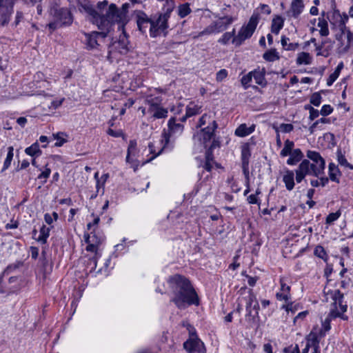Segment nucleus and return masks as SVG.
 I'll use <instances>...</instances> for the list:
<instances>
[{
  "label": "nucleus",
  "mask_w": 353,
  "mask_h": 353,
  "mask_svg": "<svg viewBox=\"0 0 353 353\" xmlns=\"http://www.w3.org/2000/svg\"><path fill=\"white\" fill-rule=\"evenodd\" d=\"M247 201L250 204H258L259 205L261 203V200L254 194H250L247 197Z\"/></svg>",
  "instance_id": "obj_62"
},
{
  "label": "nucleus",
  "mask_w": 353,
  "mask_h": 353,
  "mask_svg": "<svg viewBox=\"0 0 353 353\" xmlns=\"http://www.w3.org/2000/svg\"><path fill=\"white\" fill-rule=\"evenodd\" d=\"M294 172L296 174V181L298 183L302 182L305 177L308 175L307 172H305L299 165Z\"/></svg>",
  "instance_id": "obj_47"
},
{
  "label": "nucleus",
  "mask_w": 353,
  "mask_h": 353,
  "mask_svg": "<svg viewBox=\"0 0 353 353\" xmlns=\"http://www.w3.org/2000/svg\"><path fill=\"white\" fill-rule=\"evenodd\" d=\"M294 146V143L292 141H290L289 139H287L284 142V147L281 150L280 155L283 157L288 156L290 154L293 152V148Z\"/></svg>",
  "instance_id": "obj_38"
},
{
  "label": "nucleus",
  "mask_w": 353,
  "mask_h": 353,
  "mask_svg": "<svg viewBox=\"0 0 353 353\" xmlns=\"http://www.w3.org/2000/svg\"><path fill=\"white\" fill-rule=\"evenodd\" d=\"M252 79H254L255 83L262 87H265L267 85V81L265 79V70L263 68L260 70H254L252 71Z\"/></svg>",
  "instance_id": "obj_21"
},
{
  "label": "nucleus",
  "mask_w": 353,
  "mask_h": 353,
  "mask_svg": "<svg viewBox=\"0 0 353 353\" xmlns=\"http://www.w3.org/2000/svg\"><path fill=\"white\" fill-rule=\"evenodd\" d=\"M228 76V71L225 69H221L217 72L216 79L217 81H222Z\"/></svg>",
  "instance_id": "obj_61"
},
{
  "label": "nucleus",
  "mask_w": 353,
  "mask_h": 353,
  "mask_svg": "<svg viewBox=\"0 0 353 353\" xmlns=\"http://www.w3.org/2000/svg\"><path fill=\"white\" fill-rule=\"evenodd\" d=\"M201 106L190 102L185 108L186 117H192L201 112Z\"/></svg>",
  "instance_id": "obj_32"
},
{
  "label": "nucleus",
  "mask_w": 353,
  "mask_h": 353,
  "mask_svg": "<svg viewBox=\"0 0 353 353\" xmlns=\"http://www.w3.org/2000/svg\"><path fill=\"white\" fill-rule=\"evenodd\" d=\"M136 21L139 30L145 34L148 27H151L152 17L150 18L145 12H141L137 15Z\"/></svg>",
  "instance_id": "obj_14"
},
{
  "label": "nucleus",
  "mask_w": 353,
  "mask_h": 353,
  "mask_svg": "<svg viewBox=\"0 0 353 353\" xmlns=\"http://www.w3.org/2000/svg\"><path fill=\"white\" fill-rule=\"evenodd\" d=\"M152 112L153 113L152 117L154 119H165L168 117V109L164 108L161 106L159 107Z\"/></svg>",
  "instance_id": "obj_44"
},
{
  "label": "nucleus",
  "mask_w": 353,
  "mask_h": 353,
  "mask_svg": "<svg viewBox=\"0 0 353 353\" xmlns=\"http://www.w3.org/2000/svg\"><path fill=\"white\" fill-rule=\"evenodd\" d=\"M88 244L86 247V250L88 252H92L97 253V249H98V244L93 243L92 241H89V243H86Z\"/></svg>",
  "instance_id": "obj_64"
},
{
  "label": "nucleus",
  "mask_w": 353,
  "mask_h": 353,
  "mask_svg": "<svg viewBox=\"0 0 353 353\" xmlns=\"http://www.w3.org/2000/svg\"><path fill=\"white\" fill-rule=\"evenodd\" d=\"M254 32L246 26H243L239 31L237 35L232 41V43L235 46H240L247 39L250 38Z\"/></svg>",
  "instance_id": "obj_13"
},
{
  "label": "nucleus",
  "mask_w": 353,
  "mask_h": 353,
  "mask_svg": "<svg viewBox=\"0 0 353 353\" xmlns=\"http://www.w3.org/2000/svg\"><path fill=\"white\" fill-rule=\"evenodd\" d=\"M308 160L312 161V163L319 165V167L325 168V161L321 157L319 152L313 150H307L306 154Z\"/></svg>",
  "instance_id": "obj_18"
},
{
  "label": "nucleus",
  "mask_w": 353,
  "mask_h": 353,
  "mask_svg": "<svg viewBox=\"0 0 353 353\" xmlns=\"http://www.w3.org/2000/svg\"><path fill=\"white\" fill-rule=\"evenodd\" d=\"M50 173H51V170L48 168H46L45 170L41 172V174H39L38 175V179H43V181H42V185H43L44 183H46L47 181V179L50 176Z\"/></svg>",
  "instance_id": "obj_57"
},
{
  "label": "nucleus",
  "mask_w": 353,
  "mask_h": 353,
  "mask_svg": "<svg viewBox=\"0 0 353 353\" xmlns=\"http://www.w3.org/2000/svg\"><path fill=\"white\" fill-rule=\"evenodd\" d=\"M327 122V119H325V118H321L319 120H316L314 123H312V125L309 128V131H310V134H313L316 128L317 127V125H319V123H326Z\"/></svg>",
  "instance_id": "obj_60"
},
{
  "label": "nucleus",
  "mask_w": 353,
  "mask_h": 353,
  "mask_svg": "<svg viewBox=\"0 0 353 353\" xmlns=\"http://www.w3.org/2000/svg\"><path fill=\"white\" fill-rule=\"evenodd\" d=\"M13 151H14V148L12 146H10L8 148V153H7L6 158L3 162V165L1 169V172L6 170L10 166L11 162L12 161L13 156H14Z\"/></svg>",
  "instance_id": "obj_39"
},
{
  "label": "nucleus",
  "mask_w": 353,
  "mask_h": 353,
  "mask_svg": "<svg viewBox=\"0 0 353 353\" xmlns=\"http://www.w3.org/2000/svg\"><path fill=\"white\" fill-rule=\"evenodd\" d=\"M236 18L232 16H224L219 18L218 21H213L216 33H219L227 30L228 28L236 21Z\"/></svg>",
  "instance_id": "obj_12"
},
{
  "label": "nucleus",
  "mask_w": 353,
  "mask_h": 353,
  "mask_svg": "<svg viewBox=\"0 0 353 353\" xmlns=\"http://www.w3.org/2000/svg\"><path fill=\"white\" fill-rule=\"evenodd\" d=\"M167 282L172 294L170 302L178 309L182 310L190 305H199L200 299L188 278L176 274L169 276Z\"/></svg>",
  "instance_id": "obj_1"
},
{
  "label": "nucleus",
  "mask_w": 353,
  "mask_h": 353,
  "mask_svg": "<svg viewBox=\"0 0 353 353\" xmlns=\"http://www.w3.org/2000/svg\"><path fill=\"white\" fill-rule=\"evenodd\" d=\"M162 101L161 97H151L146 99V103L149 105L148 111L152 112L160 107Z\"/></svg>",
  "instance_id": "obj_35"
},
{
  "label": "nucleus",
  "mask_w": 353,
  "mask_h": 353,
  "mask_svg": "<svg viewBox=\"0 0 353 353\" xmlns=\"http://www.w3.org/2000/svg\"><path fill=\"white\" fill-rule=\"evenodd\" d=\"M51 14L59 23L60 26H69L72 23L73 17L68 8L54 6L51 8Z\"/></svg>",
  "instance_id": "obj_8"
},
{
  "label": "nucleus",
  "mask_w": 353,
  "mask_h": 353,
  "mask_svg": "<svg viewBox=\"0 0 353 353\" xmlns=\"http://www.w3.org/2000/svg\"><path fill=\"white\" fill-rule=\"evenodd\" d=\"M312 58L310 53L302 52L298 54L296 62L298 65H309L312 63Z\"/></svg>",
  "instance_id": "obj_30"
},
{
  "label": "nucleus",
  "mask_w": 353,
  "mask_h": 353,
  "mask_svg": "<svg viewBox=\"0 0 353 353\" xmlns=\"http://www.w3.org/2000/svg\"><path fill=\"white\" fill-rule=\"evenodd\" d=\"M216 33L214 27L213 23H212L210 25L207 26L203 30L201 31L198 37H203L204 35H210L211 34Z\"/></svg>",
  "instance_id": "obj_54"
},
{
  "label": "nucleus",
  "mask_w": 353,
  "mask_h": 353,
  "mask_svg": "<svg viewBox=\"0 0 353 353\" xmlns=\"http://www.w3.org/2000/svg\"><path fill=\"white\" fill-rule=\"evenodd\" d=\"M191 12L188 3H184L179 6L178 14L181 18H184Z\"/></svg>",
  "instance_id": "obj_46"
},
{
  "label": "nucleus",
  "mask_w": 353,
  "mask_h": 353,
  "mask_svg": "<svg viewBox=\"0 0 353 353\" xmlns=\"http://www.w3.org/2000/svg\"><path fill=\"white\" fill-rule=\"evenodd\" d=\"M283 181L284 182L285 188L288 190H292L295 185L294 171L288 170L283 176Z\"/></svg>",
  "instance_id": "obj_23"
},
{
  "label": "nucleus",
  "mask_w": 353,
  "mask_h": 353,
  "mask_svg": "<svg viewBox=\"0 0 353 353\" xmlns=\"http://www.w3.org/2000/svg\"><path fill=\"white\" fill-rule=\"evenodd\" d=\"M276 297L279 301H285L288 302L291 299V294L290 293L281 291L276 294Z\"/></svg>",
  "instance_id": "obj_55"
},
{
  "label": "nucleus",
  "mask_w": 353,
  "mask_h": 353,
  "mask_svg": "<svg viewBox=\"0 0 353 353\" xmlns=\"http://www.w3.org/2000/svg\"><path fill=\"white\" fill-rule=\"evenodd\" d=\"M245 321L248 323L249 327H256V328H258L260 321V316L258 312H255L253 314L252 310H246Z\"/></svg>",
  "instance_id": "obj_19"
},
{
  "label": "nucleus",
  "mask_w": 353,
  "mask_h": 353,
  "mask_svg": "<svg viewBox=\"0 0 353 353\" xmlns=\"http://www.w3.org/2000/svg\"><path fill=\"white\" fill-rule=\"evenodd\" d=\"M336 157L338 163L345 168H348L350 170H353V165L349 163L345 157V155L342 153L341 149H338L336 151Z\"/></svg>",
  "instance_id": "obj_40"
},
{
  "label": "nucleus",
  "mask_w": 353,
  "mask_h": 353,
  "mask_svg": "<svg viewBox=\"0 0 353 353\" xmlns=\"http://www.w3.org/2000/svg\"><path fill=\"white\" fill-rule=\"evenodd\" d=\"M332 299L334 301L332 305L334 307H337V305H339V308L342 313H344L347 311V304H343V299L344 295L339 290H336L334 291H332Z\"/></svg>",
  "instance_id": "obj_16"
},
{
  "label": "nucleus",
  "mask_w": 353,
  "mask_h": 353,
  "mask_svg": "<svg viewBox=\"0 0 353 353\" xmlns=\"http://www.w3.org/2000/svg\"><path fill=\"white\" fill-rule=\"evenodd\" d=\"M244 299L246 301L245 310H252V307L254 303V301L256 299V295L254 294L252 290L250 289L248 290V296L245 297Z\"/></svg>",
  "instance_id": "obj_42"
},
{
  "label": "nucleus",
  "mask_w": 353,
  "mask_h": 353,
  "mask_svg": "<svg viewBox=\"0 0 353 353\" xmlns=\"http://www.w3.org/2000/svg\"><path fill=\"white\" fill-rule=\"evenodd\" d=\"M252 71L250 72L249 73H248L247 74L244 75L241 78V84H242L243 87L244 88V89L246 90L251 86L250 83L252 82Z\"/></svg>",
  "instance_id": "obj_50"
},
{
  "label": "nucleus",
  "mask_w": 353,
  "mask_h": 353,
  "mask_svg": "<svg viewBox=\"0 0 353 353\" xmlns=\"http://www.w3.org/2000/svg\"><path fill=\"white\" fill-rule=\"evenodd\" d=\"M259 14L254 12L250 18L248 24L245 26L254 32L259 23Z\"/></svg>",
  "instance_id": "obj_45"
},
{
  "label": "nucleus",
  "mask_w": 353,
  "mask_h": 353,
  "mask_svg": "<svg viewBox=\"0 0 353 353\" xmlns=\"http://www.w3.org/2000/svg\"><path fill=\"white\" fill-rule=\"evenodd\" d=\"M12 12V6H5L2 1L0 2V25L1 26H5L9 23Z\"/></svg>",
  "instance_id": "obj_15"
},
{
  "label": "nucleus",
  "mask_w": 353,
  "mask_h": 353,
  "mask_svg": "<svg viewBox=\"0 0 353 353\" xmlns=\"http://www.w3.org/2000/svg\"><path fill=\"white\" fill-rule=\"evenodd\" d=\"M195 331V330L192 327ZM184 349L189 353H205L204 343L196 335L195 332L190 330V339L183 343Z\"/></svg>",
  "instance_id": "obj_9"
},
{
  "label": "nucleus",
  "mask_w": 353,
  "mask_h": 353,
  "mask_svg": "<svg viewBox=\"0 0 353 353\" xmlns=\"http://www.w3.org/2000/svg\"><path fill=\"white\" fill-rule=\"evenodd\" d=\"M220 147V141L218 139L212 141L210 145L206 148L205 161L212 162L214 161L213 150Z\"/></svg>",
  "instance_id": "obj_25"
},
{
  "label": "nucleus",
  "mask_w": 353,
  "mask_h": 353,
  "mask_svg": "<svg viewBox=\"0 0 353 353\" xmlns=\"http://www.w3.org/2000/svg\"><path fill=\"white\" fill-rule=\"evenodd\" d=\"M307 345H309L310 347L320 346V339L317 332H314L313 330L306 336Z\"/></svg>",
  "instance_id": "obj_31"
},
{
  "label": "nucleus",
  "mask_w": 353,
  "mask_h": 353,
  "mask_svg": "<svg viewBox=\"0 0 353 353\" xmlns=\"http://www.w3.org/2000/svg\"><path fill=\"white\" fill-rule=\"evenodd\" d=\"M331 23L336 24L338 26L339 30L342 34L345 32L347 33V45L346 48H349L353 45V32L347 28L345 24L348 21V16L346 14L341 15L339 10H334L332 13V18H329Z\"/></svg>",
  "instance_id": "obj_5"
},
{
  "label": "nucleus",
  "mask_w": 353,
  "mask_h": 353,
  "mask_svg": "<svg viewBox=\"0 0 353 353\" xmlns=\"http://www.w3.org/2000/svg\"><path fill=\"white\" fill-rule=\"evenodd\" d=\"M333 112V108L330 105H323L320 114L324 117L330 115Z\"/></svg>",
  "instance_id": "obj_58"
},
{
  "label": "nucleus",
  "mask_w": 353,
  "mask_h": 353,
  "mask_svg": "<svg viewBox=\"0 0 353 353\" xmlns=\"http://www.w3.org/2000/svg\"><path fill=\"white\" fill-rule=\"evenodd\" d=\"M84 237L85 243H89V241H92L99 245L102 242V239L98 237L95 234H93L92 232H91V234H85Z\"/></svg>",
  "instance_id": "obj_52"
},
{
  "label": "nucleus",
  "mask_w": 353,
  "mask_h": 353,
  "mask_svg": "<svg viewBox=\"0 0 353 353\" xmlns=\"http://www.w3.org/2000/svg\"><path fill=\"white\" fill-rule=\"evenodd\" d=\"M263 58L270 62H273L280 59V56L275 48L267 50L263 54Z\"/></svg>",
  "instance_id": "obj_36"
},
{
  "label": "nucleus",
  "mask_w": 353,
  "mask_h": 353,
  "mask_svg": "<svg viewBox=\"0 0 353 353\" xmlns=\"http://www.w3.org/2000/svg\"><path fill=\"white\" fill-rule=\"evenodd\" d=\"M283 19L281 16H276L272 21L271 32L275 34H278L283 28Z\"/></svg>",
  "instance_id": "obj_24"
},
{
  "label": "nucleus",
  "mask_w": 353,
  "mask_h": 353,
  "mask_svg": "<svg viewBox=\"0 0 353 353\" xmlns=\"http://www.w3.org/2000/svg\"><path fill=\"white\" fill-rule=\"evenodd\" d=\"M63 135L66 136V134L62 132L53 134L54 139L57 140V142L54 143L55 147H61L67 142V140L61 137Z\"/></svg>",
  "instance_id": "obj_48"
},
{
  "label": "nucleus",
  "mask_w": 353,
  "mask_h": 353,
  "mask_svg": "<svg viewBox=\"0 0 353 353\" xmlns=\"http://www.w3.org/2000/svg\"><path fill=\"white\" fill-rule=\"evenodd\" d=\"M218 128V125L216 121L212 120L209 121V124L207 127L201 128L196 134L194 135V138H198V139L202 143L205 148H207L211 142V140L216 139L214 132Z\"/></svg>",
  "instance_id": "obj_6"
},
{
  "label": "nucleus",
  "mask_w": 353,
  "mask_h": 353,
  "mask_svg": "<svg viewBox=\"0 0 353 353\" xmlns=\"http://www.w3.org/2000/svg\"><path fill=\"white\" fill-rule=\"evenodd\" d=\"M254 130V124L248 127L245 123H242L235 130L234 134L239 137H245L252 134Z\"/></svg>",
  "instance_id": "obj_20"
},
{
  "label": "nucleus",
  "mask_w": 353,
  "mask_h": 353,
  "mask_svg": "<svg viewBox=\"0 0 353 353\" xmlns=\"http://www.w3.org/2000/svg\"><path fill=\"white\" fill-rule=\"evenodd\" d=\"M341 215V210H337L335 212L330 213L325 219V223L328 225H331L333 222L336 221Z\"/></svg>",
  "instance_id": "obj_49"
},
{
  "label": "nucleus",
  "mask_w": 353,
  "mask_h": 353,
  "mask_svg": "<svg viewBox=\"0 0 353 353\" xmlns=\"http://www.w3.org/2000/svg\"><path fill=\"white\" fill-rule=\"evenodd\" d=\"M328 174L330 180L334 182L339 183L337 176L341 175V172L338 166L334 163H330L328 165Z\"/></svg>",
  "instance_id": "obj_26"
},
{
  "label": "nucleus",
  "mask_w": 353,
  "mask_h": 353,
  "mask_svg": "<svg viewBox=\"0 0 353 353\" xmlns=\"http://www.w3.org/2000/svg\"><path fill=\"white\" fill-rule=\"evenodd\" d=\"M299 165L307 172L309 176H313L315 177H319V176L324 174V170L325 169V168H321L319 167V165L310 162L308 159H303Z\"/></svg>",
  "instance_id": "obj_11"
},
{
  "label": "nucleus",
  "mask_w": 353,
  "mask_h": 353,
  "mask_svg": "<svg viewBox=\"0 0 353 353\" xmlns=\"http://www.w3.org/2000/svg\"><path fill=\"white\" fill-rule=\"evenodd\" d=\"M314 254L323 259L325 262H327L328 260V256L325 250V248L321 245H317L314 250Z\"/></svg>",
  "instance_id": "obj_43"
},
{
  "label": "nucleus",
  "mask_w": 353,
  "mask_h": 353,
  "mask_svg": "<svg viewBox=\"0 0 353 353\" xmlns=\"http://www.w3.org/2000/svg\"><path fill=\"white\" fill-rule=\"evenodd\" d=\"M236 30L234 28L231 32H225L221 38L219 39L218 42L222 45H227L230 40L232 41L234 38L236 37Z\"/></svg>",
  "instance_id": "obj_37"
},
{
  "label": "nucleus",
  "mask_w": 353,
  "mask_h": 353,
  "mask_svg": "<svg viewBox=\"0 0 353 353\" xmlns=\"http://www.w3.org/2000/svg\"><path fill=\"white\" fill-rule=\"evenodd\" d=\"M121 30L122 32L119 35V38L117 40H114V39H112L109 48L111 49V50H115L121 54H125L130 50V42L128 41V35L124 30V28Z\"/></svg>",
  "instance_id": "obj_10"
},
{
  "label": "nucleus",
  "mask_w": 353,
  "mask_h": 353,
  "mask_svg": "<svg viewBox=\"0 0 353 353\" xmlns=\"http://www.w3.org/2000/svg\"><path fill=\"white\" fill-rule=\"evenodd\" d=\"M108 33L106 30L92 31L89 33L83 32L85 48L88 50L96 49L100 45V42L107 37Z\"/></svg>",
  "instance_id": "obj_7"
},
{
  "label": "nucleus",
  "mask_w": 353,
  "mask_h": 353,
  "mask_svg": "<svg viewBox=\"0 0 353 353\" xmlns=\"http://www.w3.org/2000/svg\"><path fill=\"white\" fill-rule=\"evenodd\" d=\"M210 119V116L208 114H203L200 119H199L198 123L196 125L197 128H201L203 125H205L207 122L210 121L209 119Z\"/></svg>",
  "instance_id": "obj_59"
},
{
  "label": "nucleus",
  "mask_w": 353,
  "mask_h": 353,
  "mask_svg": "<svg viewBox=\"0 0 353 353\" xmlns=\"http://www.w3.org/2000/svg\"><path fill=\"white\" fill-rule=\"evenodd\" d=\"M23 265L21 261H17L14 263H11L8 265L5 270H3V274H7L8 275L19 268Z\"/></svg>",
  "instance_id": "obj_51"
},
{
  "label": "nucleus",
  "mask_w": 353,
  "mask_h": 353,
  "mask_svg": "<svg viewBox=\"0 0 353 353\" xmlns=\"http://www.w3.org/2000/svg\"><path fill=\"white\" fill-rule=\"evenodd\" d=\"M167 8L162 13H158L152 17L151 27L149 28L150 36L152 38H156L161 35L165 37L169 28L168 19L172 12L174 4L171 1L166 0Z\"/></svg>",
  "instance_id": "obj_4"
},
{
  "label": "nucleus",
  "mask_w": 353,
  "mask_h": 353,
  "mask_svg": "<svg viewBox=\"0 0 353 353\" xmlns=\"http://www.w3.org/2000/svg\"><path fill=\"white\" fill-rule=\"evenodd\" d=\"M343 68V62H341L338 64L336 68H335V70L330 74L329 77L327 79V85L331 86L334 82L339 77L340 72L341 70Z\"/></svg>",
  "instance_id": "obj_33"
},
{
  "label": "nucleus",
  "mask_w": 353,
  "mask_h": 353,
  "mask_svg": "<svg viewBox=\"0 0 353 353\" xmlns=\"http://www.w3.org/2000/svg\"><path fill=\"white\" fill-rule=\"evenodd\" d=\"M25 153L32 157H38L41 155L42 151L39 148V143L36 141L25 149Z\"/></svg>",
  "instance_id": "obj_27"
},
{
  "label": "nucleus",
  "mask_w": 353,
  "mask_h": 353,
  "mask_svg": "<svg viewBox=\"0 0 353 353\" xmlns=\"http://www.w3.org/2000/svg\"><path fill=\"white\" fill-rule=\"evenodd\" d=\"M321 95L319 92H314L312 94L310 102L311 104L314 105V106H319L321 103Z\"/></svg>",
  "instance_id": "obj_53"
},
{
  "label": "nucleus",
  "mask_w": 353,
  "mask_h": 353,
  "mask_svg": "<svg viewBox=\"0 0 353 353\" xmlns=\"http://www.w3.org/2000/svg\"><path fill=\"white\" fill-rule=\"evenodd\" d=\"M168 128L167 131L164 129L161 134V149L151 159H153L163 152H170L174 148L175 139L183 133L184 125L180 123H176V119L171 117L168 121Z\"/></svg>",
  "instance_id": "obj_3"
},
{
  "label": "nucleus",
  "mask_w": 353,
  "mask_h": 353,
  "mask_svg": "<svg viewBox=\"0 0 353 353\" xmlns=\"http://www.w3.org/2000/svg\"><path fill=\"white\" fill-rule=\"evenodd\" d=\"M251 151L248 143L241 147V165H249Z\"/></svg>",
  "instance_id": "obj_34"
},
{
  "label": "nucleus",
  "mask_w": 353,
  "mask_h": 353,
  "mask_svg": "<svg viewBox=\"0 0 353 353\" xmlns=\"http://www.w3.org/2000/svg\"><path fill=\"white\" fill-rule=\"evenodd\" d=\"M280 129L283 132L288 133L293 130L294 126L290 123H282L280 125Z\"/></svg>",
  "instance_id": "obj_63"
},
{
  "label": "nucleus",
  "mask_w": 353,
  "mask_h": 353,
  "mask_svg": "<svg viewBox=\"0 0 353 353\" xmlns=\"http://www.w3.org/2000/svg\"><path fill=\"white\" fill-rule=\"evenodd\" d=\"M290 157L287 160V164L289 165H295L299 161H302L304 157L303 153L299 148L294 149L291 154H289Z\"/></svg>",
  "instance_id": "obj_22"
},
{
  "label": "nucleus",
  "mask_w": 353,
  "mask_h": 353,
  "mask_svg": "<svg viewBox=\"0 0 353 353\" xmlns=\"http://www.w3.org/2000/svg\"><path fill=\"white\" fill-rule=\"evenodd\" d=\"M304 8L303 0H293L290 5V9L288 12L289 17L297 19L302 13Z\"/></svg>",
  "instance_id": "obj_17"
},
{
  "label": "nucleus",
  "mask_w": 353,
  "mask_h": 353,
  "mask_svg": "<svg viewBox=\"0 0 353 353\" xmlns=\"http://www.w3.org/2000/svg\"><path fill=\"white\" fill-rule=\"evenodd\" d=\"M137 141L133 139L130 140L129 142L128 151H127V155H126V161L128 163H133L134 160L131 157V156H134L137 152Z\"/></svg>",
  "instance_id": "obj_29"
},
{
  "label": "nucleus",
  "mask_w": 353,
  "mask_h": 353,
  "mask_svg": "<svg viewBox=\"0 0 353 353\" xmlns=\"http://www.w3.org/2000/svg\"><path fill=\"white\" fill-rule=\"evenodd\" d=\"M50 228L43 225L39 230L40 234L36 239V241L41 244H46L47 239L50 236Z\"/></svg>",
  "instance_id": "obj_28"
},
{
  "label": "nucleus",
  "mask_w": 353,
  "mask_h": 353,
  "mask_svg": "<svg viewBox=\"0 0 353 353\" xmlns=\"http://www.w3.org/2000/svg\"><path fill=\"white\" fill-rule=\"evenodd\" d=\"M107 134L112 137H124V134L121 130H114L112 128H108Z\"/></svg>",
  "instance_id": "obj_56"
},
{
  "label": "nucleus",
  "mask_w": 353,
  "mask_h": 353,
  "mask_svg": "<svg viewBox=\"0 0 353 353\" xmlns=\"http://www.w3.org/2000/svg\"><path fill=\"white\" fill-rule=\"evenodd\" d=\"M318 27L320 28V34L323 37H326L329 34L327 22L323 18H319L318 22Z\"/></svg>",
  "instance_id": "obj_41"
},
{
  "label": "nucleus",
  "mask_w": 353,
  "mask_h": 353,
  "mask_svg": "<svg viewBox=\"0 0 353 353\" xmlns=\"http://www.w3.org/2000/svg\"><path fill=\"white\" fill-rule=\"evenodd\" d=\"M85 12L90 16V21L96 24L100 30L110 32L114 23L118 24V29H123L125 24L123 20V14H121L119 10L114 3L109 6L105 14H100L98 11L92 6L85 7Z\"/></svg>",
  "instance_id": "obj_2"
}]
</instances>
